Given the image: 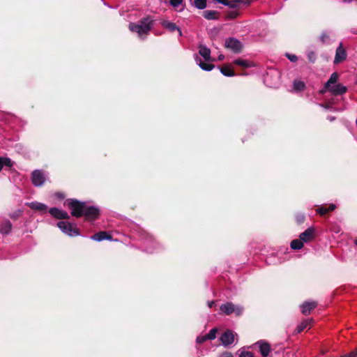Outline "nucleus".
<instances>
[{"label": "nucleus", "instance_id": "f257e3e1", "mask_svg": "<svg viewBox=\"0 0 357 357\" xmlns=\"http://www.w3.org/2000/svg\"><path fill=\"white\" fill-rule=\"evenodd\" d=\"M338 79L339 74L336 72L332 73L323 89L319 91V93L323 95L326 91L330 92L333 96H341L345 93L347 91V88L337 83Z\"/></svg>", "mask_w": 357, "mask_h": 357}, {"label": "nucleus", "instance_id": "f03ea898", "mask_svg": "<svg viewBox=\"0 0 357 357\" xmlns=\"http://www.w3.org/2000/svg\"><path fill=\"white\" fill-rule=\"evenodd\" d=\"M153 21L150 17L143 18L138 23L131 22L129 24V29L138 33L141 38H144L143 36L149 34L153 27Z\"/></svg>", "mask_w": 357, "mask_h": 357}, {"label": "nucleus", "instance_id": "7ed1b4c3", "mask_svg": "<svg viewBox=\"0 0 357 357\" xmlns=\"http://www.w3.org/2000/svg\"><path fill=\"white\" fill-rule=\"evenodd\" d=\"M66 203L68 208L71 210V215L76 218H79L83 215L85 202H79L77 199H68Z\"/></svg>", "mask_w": 357, "mask_h": 357}, {"label": "nucleus", "instance_id": "20e7f679", "mask_svg": "<svg viewBox=\"0 0 357 357\" xmlns=\"http://www.w3.org/2000/svg\"><path fill=\"white\" fill-rule=\"evenodd\" d=\"M220 311L227 314L229 315L234 313L236 316L242 314L243 312V307L241 305H236L231 302H227L222 304L220 307Z\"/></svg>", "mask_w": 357, "mask_h": 357}, {"label": "nucleus", "instance_id": "39448f33", "mask_svg": "<svg viewBox=\"0 0 357 357\" xmlns=\"http://www.w3.org/2000/svg\"><path fill=\"white\" fill-rule=\"evenodd\" d=\"M59 228L66 234L70 236H75L79 234L78 229L72 223L61 221L57 223Z\"/></svg>", "mask_w": 357, "mask_h": 357}, {"label": "nucleus", "instance_id": "423d86ee", "mask_svg": "<svg viewBox=\"0 0 357 357\" xmlns=\"http://www.w3.org/2000/svg\"><path fill=\"white\" fill-rule=\"evenodd\" d=\"M225 47L234 53H239L243 49L242 43L238 40L234 38H230L226 40Z\"/></svg>", "mask_w": 357, "mask_h": 357}, {"label": "nucleus", "instance_id": "0eeeda50", "mask_svg": "<svg viewBox=\"0 0 357 357\" xmlns=\"http://www.w3.org/2000/svg\"><path fill=\"white\" fill-rule=\"evenodd\" d=\"M31 181L36 187L41 186L45 181V176L43 171L36 169L31 173Z\"/></svg>", "mask_w": 357, "mask_h": 357}, {"label": "nucleus", "instance_id": "6e6552de", "mask_svg": "<svg viewBox=\"0 0 357 357\" xmlns=\"http://www.w3.org/2000/svg\"><path fill=\"white\" fill-rule=\"evenodd\" d=\"M100 213V211L98 208L93 206H87L85 204L83 215L88 220H96Z\"/></svg>", "mask_w": 357, "mask_h": 357}, {"label": "nucleus", "instance_id": "1a4fd4ad", "mask_svg": "<svg viewBox=\"0 0 357 357\" xmlns=\"http://www.w3.org/2000/svg\"><path fill=\"white\" fill-rule=\"evenodd\" d=\"M347 58V52L343 48L342 43H340L339 47L337 48L335 52V56L334 59V63L339 64L344 61Z\"/></svg>", "mask_w": 357, "mask_h": 357}, {"label": "nucleus", "instance_id": "9d476101", "mask_svg": "<svg viewBox=\"0 0 357 357\" xmlns=\"http://www.w3.org/2000/svg\"><path fill=\"white\" fill-rule=\"evenodd\" d=\"M234 333L231 331L227 330L222 334L220 340L223 345L228 346L234 342Z\"/></svg>", "mask_w": 357, "mask_h": 357}, {"label": "nucleus", "instance_id": "9b49d317", "mask_svg": "<svg viewBox=\"0 0 357 357\" xmlns=\"http://www.w3.org/2000/svg\"><path fill=\"white\" fill-rule=\"evenodd\" d=\"M49 213L56 219H69V215L67 212L57 208H51Z\"/></svg>", "mask_w": 357, "mask_h": 357}, {"label": "nucleus", "instance_id": "f8f14e48", "mask_svg": "<svg viewBox=\"0 0 357 357\" xmlns=\"http://www.w3.org/2000/svg\"><path fill=\"white\" fill-rule=\"evenodd\" d=\"M299 238L303 243H307L314 238V229L312 227H309L304 232L301 233Z\"/></svg>", "mask_w": 357, "mask_h": 357}, {"label": "nucleus", "instance_id": "ddd939ff", "mask_svg": "<svg viewBox=\"0 0 357 357\" xmlns=\"http://www.w3.org/2000/svg\"><path fill=\"white\" fill-rule=\"evenodd\" d=\"M317 303L315 301L305 302L301 305V312L305 315L309 314L310 312L317 307Z\"/></svg>", "mask_w": 357, "mask_h": 357}, {"label": "nucleus", "instance_id": "4468645a", "mask_svg": "<svg viewBox=\"0 0 357 357\" xmlns=\"http://www.w3.org/2000/svg\"><path fill=\"white\" fill-rule=\"evenodd\" d=\"M259 346V351L263 357H267L271 351L270 344L263 341H259L256 343Z\"/></svg>", "mask_w": 357, "mask_h": 357}, {"label": "nucleus", "instance_id": "2eb2a0df", "mask_svg": "<svg viewBox=\"0 0 357 357\" xmlns=\"http://www.w3.org/2000/svg\"><path fill=\"white\" fill-rule=\"evenodd\" d=\"M199 54L206 61H211V50L206 46L200 45L199 46Z\"/></svg>", "mask_w": 357, "mask_h": 357}, {"label": "nucleus", "instance_id": "dca6fc26", "mask_svg": "<svg viewBox=\"0 0 357 357\" xmlns=\"http://www.w3.org/2000/svg\"><path fill=\"white\" fill-rule=\"evenodd\" d=\"M162 25L165 29H168L171 32H174V31H178L179 36H182L181 30L176 25V24L173 22H170L168 21H163L162 22Z\"/></svg>", "mask_w": 357, "mask_h": 357}, {"label": "nucleus", "instance_id": "f3484780", "mask_svg": "<svg viewBox=\"0 0 357 357\" xmlns=\"http://www.w3.org/2000/svg\"><path fill=\"white\" fill-rule=\"evenodd\" d=\"M91 238L96 241H101L105 239L111 240L112 236L106 231H99L92 236Z\"/></svg>", "mask_w": 357, "mask_h": 357}, {"label": "nucleus", "instance_id": "a211bd4d", "mask_svg": "<svg viewBox=\"0 0 357 357\" xmlns=\"http://www.w3.org/2000/svg\"><path fill=\"white\" fill-rule=\"evenodd\" d=\"M12 229V224L9 220H5L0 225V233L8 234Z\"/></svg>", "mask_w": 357, "mask_h": 357}, {"label": "nucleus", "instance_id": "6ab92c4d", "mask_svg": "<svg viewBox=\"0 0 357 357\" xmlns=\"http://www.w3.org/2000/svg\"><path fill=\"white\" fill-rule=\"evenodd\" d=\"M234 63L237 66H241L244 68H248L254 66L253 62L248 61V60L243 59H235L234 61Z\"/></svg>", "mask_w": 357, "mask_h": 357}, {"label": "nucleus", "instance_id": "aec40b11", "mask_svg": "<svg viewBox=\"0 0 357 357\" xmlns=\"http://www.w3.org/2000/svg\"><path fill=\"white\" fill-rule=\"evenodd\" d=\"M27 205L31 208L38 211H45L47 208V206L45 204L37 202L29 203Z\"/></svg>", "mask_w": 357, "mask_h": 357}, {"label": "nucleus", "instance_id": "412c9836", "mask_svg": "<svg viewBox=\"0 0 357 357\" xmlns=\"http://www.w3.org/2000/svg\"><path fill=\"white\" fill-rule=\"evenodd\" d=\"M196 61L199 66L204 70L210 71L214 68V65L204 63L197 56H196Z\"/></svg>", "mask_w": 357, "mask_h": 357}, {"label": "nucleus", "instance_id": "4be33fe9", "mask_svg": "<svg viewBox=\"0 0 357 357\" xmlns=\"http://www.w3.org/2000/svg\"><path fill=\"white\" fill-rule=\"evenodd\" d=\"M312 321V319H308L303 320L300 325L298 326L296 331L298 333H301L303 331H304L306 328H310L311 326V323Z\"/></svg>", "mask_w": 357, "mask_h": 357}, {"label": "nucleus", "instance_id": "5701e85b", "mask_svg": "<svg viewBox=\"0 0 357 357\" xmlns=\"http://www.w3.org/2000/svg\"><path fill=\"white\" fill-rule=\"evenodd\" d=\"M220 72L227 77H232L235 75L234 70L230 66L225 65L220 68Z\"/></svg>", "mask_w": 357, "mask_h": 357}, {"label": "nucleus", "instance_id": "b1692460", "mask_svg": "<svg viewBox=\"0 0 357 357\" xmlns=\"http://www.w3.org/2000/svg\"><path fill=\"white\" fill-rule=\"evenodd\" d=\"M335 208L336 206L335 204H331L328 208L321 206L317 209V212L319 214L324 215L330 211H333V210H335Z\"/></svg>", "mask_w": 357, "mask_h": 357}, {"label": "nucleus", "instance_id": "393cba45", "mask_svg": "<svg viewBox=\"0 0 357 357\" xmlns=\"http://www.w3.org/2000/svg\"><path fill=\"white\" fill-rule=\"evenodd\" d=\"M13 162L9 158L0 157V172L3 166L11 167Z\"/></svg>", "mask_w": 357, "mask_h": 357}, {"label": "nucleus", "instance_id": "a878e982", "mask_svg": "<svg viewBox=\"0 0 357 357\" xmlns=\"http://www.w3.org/2000/svg\"><path fill=\"white\" fill-rule=\"evenodd\" d=\"M239 3H243V4L248 5L250 3V1L249 0H231V1H229V5L227 6H229V8H236L238 7Z\"/></svg>", "mask_w": 357, "mask_h": 357}, {"label": "nucleus", "instance_id": "bb28decb", "mask_svg": "<svg viewBox=\"0 0 357 357\" xmlns=\"http://www.w3.org/2000/svg\"><path fill=\"white\" fill-rule=\"evenodd\" d=\"M304 243L299 238V239L293 240L291 242L290 246L293 250H301L303 247Z\"/></svg>", "mask_w": 357, "mask_h": 357}, {"label": "nucleus", "instance_id": "cd10ccee", "mask_svg": "<svg viewBox=\"0 0 357 357\" xmlns=\"http://www.w3.org/2000/svg\"><path fill=\"white\" fill-rule=\"evenodd\" d=\"M218 14L215 10H205L204 11L203 16L207 20H216Z\"/></svg>", "mask_w": 357, "mask_h": 357}, {"label": "nucleus", "instance_id": "c85d7f7f", "mask_svg": "<svg viewBox=\"0 0 357 357\" xmlns=\"http://www.w3.org/2000/svg\"><path fill=\"white\" fill-rule=\"evenodd\" d=\"M305 84L303 81L296 80L294 82V89L297 91H301L304 90Z\"/></svg>", "mask_w": 357, "mask_h": 357}, {"label": "nucleus", "instance_id": "c756f323", "mask_svg": "<svg viewBox=\"0 0 357 357\" xmlns=\"http://www.w3.org/2000/svg\"><path fill=\"white\" fill-rule=\"evenodd\" d=\"M320 40L323 44H330L331 43V38L329 34L327 32H323L320 36Z\"/></svg>", "mask_w": 357, "mask_h": 357}, {"label": "nucleus", "instance_id": "7c9ffc66", "mask_svg": "<svg viewBox=\"0 0 357 357\" xmlns=\"http://www.w3.org/2000/svg\"><path fill=\"white\" fill-rule=\"evenodd\" d=\"M193 5L198 9H204L206 6V0H194Z\"/></svg>", "mask_w": 357, "mask_h": 357}, {"label": "nucleus", "instance_id": "2f4dec72", "mask_svg": "<svg viewBox=\"0 0 357 357\" xmlns=\"http://www.w3.org/2000/svg\"><path fill=\"white\" fill-rule=\"evenodd\" d=\"M218 332L217 328H214L211 329L208 334H206V338L210 340H214L216 337V333Z\"/></svg>", "mask_w": 357, "mask_h": 357}, {"label": "nucleus", "instance_id": "473e14b6", "mask_svg": "<svg viewBox=\"0 0 357 357\" xmlns=\"http://www.w3.org/2000/svg\"><path fill=\"white\" fill-rule=\"evenodd\" d=\"M182 2L183 0H169L170 4L176 9L178 8V7L181 5Z\"/></svg>", "mask_w": 357, "mask_h": 357}, {"label": "nucleus", "instance_id": "72a5a7b5", "mask_svg": "<svg viewBox=\"0 0 357 357\" xmlns=\"http://www.w3.org/2000/svg\"><path fill=\"white\" fill-rule=\"evenodd\" d=\"M305 215L303 213H298L296 215V220L298 224H302L305 221Z\"/></svg>", "mask_w": 357, "mask_h": 357}, {"label": "nucleus", "instance_id": "f704fd0d", "mask_svg": "<svg viewBox=\"0 0 357 357\" xmlns=\"http://www.w3.org/2000/svg\"><path fill=\"white\" fill-rule=\"evenodd\" d=\"M316 54L314 52L310 51L307 52V59L310 62L314 63L316 60Z\"/></svg>", "mask_w": 357, "mask_h": 357}, {"label": "nucleus", "instance_id": "c9c22d12", "mask_svg": "<svg viewBox=\"0 0 357 357\" xmlns=\"http://www.w3.org/2000/svg\"><path fill=\"white\" fill-rule=\"evenodd\" d=\"M239 357H254V356L250 351H241L239 354Z\"/></svg>", "mask_w": 357, "mask_h": 357}, {"label": "nucleus", "instance_id": "e433bc0d", "mask_svg": "<svg viewBox=\"0 0 357 357\" xmlns=\"http://www.w3.org/2000/svg\"><path fill=\"white\" fill-rule=\"evenodd\" d=\"M206 337H207V336H206V335H205L198 336V337H197L196 341H197V343H199V344L203 343V342H204L205 341L208 340V338H206Z\"/></svg>", "mask_w": 357, "mask_h": 357}, {"label": "nucleus", "instance_id": "4c0bfd02", "mask_svg": "<svg viewBox=\"0 0 357 357\" xmlns=\"http://www.w3.org/2000/svg\"><path fill=\"white\" fill-rule=\"evenodd\" d=\"M285 55L291 62H296L298 60V57L294 54L287 53Z\"/></svg>", "mask_w": 357, "mask_h": 357}, {"label": "nucleus", "instance_id": "58836bf2", "mask_svg": "<svg viewBox=\"0 0 357 357\" xmlns=\"http://www.w3.org/2000/svg\"><path fill=\"white\" fill-rule=\"evenodd\" d=\"M20 213H21V211H18L13 214H10V217L12 219H17L20 216Z\"/></svg>", "mask_w": 357, "mask_h": 357}, {"label": "nucleus", "instance_id": "ea45409f", "mask_svg": "<svg viewBox=\"0 0 357 357\" xmlns=\"http://www.w3.org/2000/svg\"><path fill=\"white\" fill-rule=\"evenodd\" d=\"M343 357H357V349L356 351H351L347 355H345Z\"/></svg>", "mask_w": 357, "mask_h": 357}, {"label": "nucleus", "instance_id": "a19ab883", "mask_svg": "<svg viewBox=\"0 0 357 357\" xmlns=\"http://www.w3.org/2000/svg\"><path fill=\"white\" fill-rule=\"evenodd\" d=\"M215 2L220 3L222 4H224L225 6H228L229 3V0H214Z\"/></svg>", "mask_w": 357, "mask_h": 357}, {"label": "nucleus", "instance_id": "79ce46f5", "mask_svg": "<svg viewBox=\"0 0 357 357\" xmlns=\"http://www.w3.org/2000/svg\"><path fill=\"white\" fill-rule=\"evenodd\" d=\"M220 357H233V355L230 352H224L220 356Z\"/></svg>", "mask_w": 357, "mask_h": 357}, {"label": "nucleus", "instance_id": "37998d69", "mask_svg": "<svg viewBox=\"0 0 357 357\" xmlns=\"http://www.w3.org/2000/svg\"><path fill=\"white\" fill-rule=\"evenodd\" d=\"M229 18H235L237 16V12L236 11H232L229 14Z\"/></svg>", "mask_w": 357, "mask_h": 357}, {"label": "nucleus", "instance_id": "c03bdc74", "mask_svg": "<svg viewBox=\"0 0 357 357\" xmlns=\"http://www.w3.org/2000/svg\"><path fill=\"white\" fill-rule=\"evenodd\" d=\"M214 304H215V302L213 301L208 302V306L210 308H211L214 305Z\"/></svg>", "mask_w": 357, "mask_h": 357}, {"label": "nucleus", "instance_id": "a18cd8bd", "mask_svg": "<svg viewBox=\"0 0 357 357\" xmlns=\"http://www.w3.org/2000/svg\"><path fill=\"white\" fill-rule=\"evenodd\" d=\"M223 58H224V56H223V55H220V56H219V59H220V60H222Z\"/></svg>", "mask_w": 357, "mask_h": 357}, {"label": "nucleus", "instance_id": "49530a36", "mask_svg": "<svg viewBox=\"0 0 357 357\" xmlns=\"http://www.w3.org/2000/svg\"><path fill=\"white\" fill-rule=\"evenodd\" d=\"M334 119H335L334 117H331V118H330V120H331V121H333Z\"/></svg>", "mask_w": 357, "mask_h": 357}, {"label": "nucleus", "instance_id": "de8ad7c7", "mask_svg": "<svg viewBox=\"0 0 357 357\" xmlns=\"http://www.w3.org/2000/svg\"><path fill=\"white\" fill-rule=\"evenodd\" d=\"M355 243L357 245V239L356 240Z\"/></svg>", "mask_w": 357, "mask_h": 357}]
</instances>
